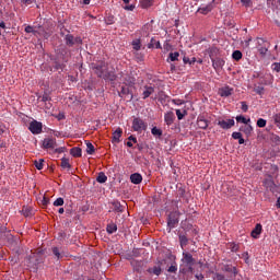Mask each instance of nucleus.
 Returning <instances> with one entry per match:
<instances>
[{"mask_svg":"<svg viewBox=\"0 0 280 280\" xmlns=\"http://www.w3.org/2000/svg\"><path fill=\"white\" fill-rule=\"evenodd\" d=\"M273 121L278 128H280V114L273 115Z\"/></svg>","mask_w":280,"mask_h":280,"instance_id":"43","label":"nucleus"},{"mask_svg":"<svg viewBox=\"0 0 280 280\" xmlns=\"http://www.w3.org/2000/svg\"><path fill=\"white\" fill-rule=\"evenodd\" d=\"M96 180L97 183H106V180H108V177L106 176V174L100 173Z\"/></svg>","mask_w":280,"mask_h":280,"instance_id":"32","label":"nucleus"},{"mask_svg":"<svg viewBox=\"0 0 280 280\" xmlns=\"http://www.w3.org/2000/svg\"><path fill=\"white\" fill-rule=\"evenodd\" d=\"M61 167L63 170H71V163L69 162V158L61 159Z\"/></svg>","mask_w":280,"mask_h":280,"instance_id":"25","label":"nucleus"},{"mask_svg":"<svg viewBox=\"0 0 280 280\" xmlns=\"http://www.w3.org/2000/svg\"><path fill=\"white\" fill-rule=\"evenodd\" d=\"M24 32H26V34H36V31H34V27L32 26H26Z\"/></svg>","mask_w":280,"mask_h":280,"instance_id":"46","label":"nucleus"},{"mask_svg":"<svg viewBox=\"0 0 280 280\" xmlns=\"http://www.w3.org/2000/svg\"><path fill=\"white\" fill-rule=\"evenodd\" d=\"M113 205H114L116 211H119V208L121 207V205L119 202H114Z\"/></svg>","mask_w":280,"mask_h":280,"instance_id":"57","label":"nucleus"},{"mask_svg":"<svg viewBox=\"0 0 280 280\" xmlns=\"http://www.w3.org/2000/svg\"><path fill=\"white\" fill-rule=\"evenodd\" d=\"M105 23L106 25H113L115 23V16L108 15L107 18H105Z\"/></svg>","mask_w":280,"mask_h":280,"instance_id":"41","label":"nucleus"},{"mask_svg":"<svg viewBox=\"0 0 280 280\" xmlns=\"http://www.w3.org/2000/svg\"><path fill=\"white\" fill-rule=\"evenodd\" d=\"M219 268H220L221 272H228L229 275H232L233 279H235V277H237V275H240V269H237V267H235L233 265L220 262Z\"/></svg>","mask_w":280,"mask_h":280,"instance_id":"2","label":"nucleus"},{"mask_svg":"<svg viewBox=\"0 0 280 280\" xmlns=\"http://www.w3.org/2000/svg\"><path fill=\"white\" fill-rule=\"evenodd\" d=\"M233 93H235V90L230 85H224L218 90V95H220V97H231Z\"/></svg>","mask_w":280,"mask_h":280,"instance_id":"6","label":"nucleus"},{"mask_svg":"<svg viewBox=\"0 0 280 280\" xmlns=\"http://www.w3.org/2000/svg\"><path fill=\"white\" fill-rule=\"evenodd\" d=\"M66 45L73 47V45H75V37L71 34L66 35Z\"/></svg>","mask_w":280,"mask_h":280,"instance_id":"22","label":"nucleus"},{"mask_svg":"<svg viewBox=\"0 0 280 280\" xmlns=\"http://www.w3.org/2000/svg\"><path fill=\"white\" fill-rule=\"evenodd\" d=\"M120 95H130V89L122 86L120 90Z\"/></svg>","mask_w":280,"mask_h":280,"instance_id":"45","label":"nucleus"},{"mask_svg":"<svg viewBox=\"0 0 280 280\" xmlns=\"http://www.w3.org/2000/svg\"><path fill=\"white\" fill-rule=\"evenodd\" d=\"M70 154L74 159H80V156H82V149L80 147H74L70 150Z\"/></svg>","mask_w":280,"mask_h":280,"instance_id":"18","label":"nucleus"},{"mask_svg":"<svg viewBox=\"0 0 280 280\" xmlns=\"http://www.w3.org/2000/svg\"><path fill=\"white\" fill-rule=\"evenodd\" d=\"M130 180L133 185H141L143 176H141L139 173H133L130 175Z\"/></svg>","mask_w":280,"mask_h":280,"instance_id":"15","label":"nucleus"},{"mask_svg":"<svg viewBox=\"0 0 280 280\" xmlns=\"http://www.w3.org/2000/svg\"><path fill=\"white\" fill-rule=\"evenodd\" d=\"M66 148L65 147H60V148H55L54 151L56 154H62L65 152Z\"/></svg>","mask_w":280,"mask_h":280,"instance_id":"49","label":"nucleus"},{"mask_svg":"<svg viewBox=\"0 0 280 280\" xmlns=\"http://www.w3.org/2000/svg\"><path fill=\"white\" fill-rule=\"evenodd\" d=\"M184 65H196V57H192L189 59V57H184L183 58Z\"/></svg>","mask_w":280,"mask_h":280,"instance_id":"34","label":"nucleus"},{"mask_svg":"<svg viewBox=\"0 0 280 280\" xmlns=\"http://www.w3.org/2000/svg\"><path fill=\"white\" fill-rule=\"evenodd\" d=\"M242 132H244V135H246L247 137H250V135H253V126L250 125H245L244 127H242Z\"/></svg>","mask_w":280,"mask_h":280,"instance_id":"24","label":"nucleus"},{"mask_svg":"<svg viewBox=\"0 0 280 280\" xmlns=\"http://www.w3.org/2000/svg\"><path fill=\"white\" fill-rule=\"evenodd\" d=\"M226 65V61L222 58L212 59V67L215 71L222 69Z\"/></svg>","mask_w":280,"mask_h":280,"instance_id":"12","label":"nucleus"},{"mask_svg":"<svg viewBox=\"0 0 280 280\" xmlns=\"http://www.w3.org/2000/svg\"><path fill=\"white\" fill-rule=\"evenodd\" d=\"M213 280H231V279H226V276H224L220 272H217V273H214ZM232 280H235V279H232Z\"/></svg>","mask_w":280,"mask_h":280,"instance_id":"36","label":"nucleus"},{"mask_svg":"<svg viewBox=\"0 0 280 280\" xmlns=\"http://www.w3.org/2000/svg\"><path fill=\"white\" fill-rule=\"evenodd\" d=\"M121 135H124V130L118 127L114 132H113V137H112V141L113 143H119L120 139H121Z\"/></svg>","mask_w":280,"mask_h":280,"instance_id":"13","label":"nucleus"},{"mask_svg":"<svg viewBox=\"0 0 280 280\" xmlns=\"http://www.w3.org/2000/svg\"><path fill=\"white\" fill-rule=\"evenodd\" d=\"M243 255L246 257L245 261L248 262V252L244 253Z\"/></svg>","mask_w":280,"mask_h":280,"instance_id":"63","label":"nucleus"},{"mask_svg":"<svg viewBox=\"0 0 280 280\" xmlns=\"http://www.w3.org/2000/svg\"><path fill=\"white\" fill-rule=\"evenodd\" d=\"M272 70L276 71L277 73H280V62H275L271 66Z\"/></svg>","mask_w":280,"mask_h":280,"instance_id":"44","label":"nucleus"},{"mask_svg":"<svg viewBox=\"0 0 280 280\" xmlns=\"http://www.w3.org/2000/svg\"><path fill=\"white\" fill-rule=\"evenodd\" d=\"M197 126L201 130H207L209 128V120H207L205 116H199L197 118Z\"/></svg>","mask_w":280,"mask_h":280,"instance_id":"10","label":"nucleus"},{"mask_svg":"<svg viewBox=\"0 0 280 280\" xmlns=\"http://www.w3.org/2000/svg\"><path fill=\"white\" fill-rule=\"evenodd\" d=\"M52 253L55 255V257H57V259H60V249H58V247H54L52 248Z\"/></svg>","mask_w":280,"mask_h":280,"instance_id":"47","label":"nucleus"},{"mask_svg":"<svg viewBox=\"0 0 280 280\" xmlns=\"http://www.w3.org/2000/svg\"><path fill=\"white\" fill-rule=\"evenodd\" d=\"M241 108L243 113H248V105L246 104V102H241Z\"/></svg>","mask_w":280,"mask_h":280,"instance_id":"48","label":"nucleus"},{"mask_svg":"<svg viewBox=\"0 0 280 280\" xmlns=\"http://www.w3.org/2000/svg\"><path fill=\"white\" fill-rule=\"evenodd\" d=\"M228 248L231 250V253H238L240 252V243L230 242V243H228Z\"/></svg>","mask_w":280,"mask_h":280,"instance_id":"19","label":"nucleus"},{"mask_svg":"<svg viewBox=\"0 0 280 280\" xmlns=\"http://www.w3.org/2000/svg\"><path fill=\"white\" fill-rule=\"evenodd\" d=\"M277 208L280 209V197L277 199Z\"/></svg>","mask_w":280,"mask_h":280,"instance_id":"64","label":"nucleus"},{"mask_svg":"<svg viewBox=\"0 0 280 280\" xmlns=\"http://www.w3.org/2000/svg\"><path fill=\"white\" fill-rule=\"evenodd\" d=\"M151 135H153V137H159V138H161V137H163V130H161V129L158 128V127H153V128L151 129Z\"/></svg>","mask_w":280,"mask_h":280,"instance_id":"26","label":"nucleus"},{"mask_svg":"<svg viewBox=\"0 0 280 280\" xmlns=\"http://www.w3.org/2000/svg\"><path fill=\"white\" fill-rule=\"evenodd\" d=\"M45 160H38L34 162L36 170H43Z\"/></svg>","mask_w":280,"mask_h":280,"instance_id":"39","label":"nucleus"},{"mask_svg":"<svg viewBox=\"0 0 280 280\" xmlns=\"http://www.w3.org/2000/svg\"><path fill=\"white\" fill-rule=\"evenodd\" d=\"M124 2V10H127V12H132L136 8L135 4H130V0H122Z\"/></svg>","mask_w":280,"mask_h":280,"instance_id":"23","label":"nucleus"},{"mask_svg":"<svg viewBox=\"0 0 280 280\" xmlns=\"http://www.w3.org/2000/svg\"><path fill=\"white\" fill-rule=\"evenodd\" d=\"M139 5L142 10H148L154 5V0H140Z\"/></svg>","mask_w":280,"mask_h":280,"instance_id":"16","label":"nucleus"},{"mask_svg":"<svg viewBox=\"0 0 280 280\" xmlns=\"http://www.w3.org/2000/svg\"><path fill=\"white\" fill-rule=\"evenodd\" d=\"M152 47H155V49H162L161 42L155 40L154 37L151 38V43L148 45L149 49H152Z\"/></svg>","mask_w":280,"mask_h":280,"instance_id":"21","label":"nucleus"},{"mask_svg":"<svg viewBox=\"0 0 280 280\" xmlns=\"http://www.w3.org/2000/svg\"><path fill=\"white\" fill-rule=\"evenodd\" d=\"M176 224H178V217H176V214H174V213H171L168 215L167 226L170 229H175Z\"/></svg>","mask_w":280,"mask_h":280,"instance_id":"14","label":"nucleus"},{"mask_svg":"<svg viewBox=\"0 0 280 280\" xmlns=\"http://www.w3.org/2000/svg\"><path fill=\"white\" fill-rule=\"evenodd\" d=\"M132 145H133L132 141L129 140V141L127 142V147H128V148H132Z\"/></svg>","mask_w":280,"mask_h":280,"instance_id":"62","label":"nucleus"},{"mask_svg":"<svg viewBox=\"0 0 280 280\" xmlns=\"http://www.w3.org/2000/svg\"><path fill=\"white\" fill-rule=\"evenodd\" d=\"M22 3H25L26 5L32 4V0H22Z\"/></svg>","mask_w":280,"mask_h":280,"instance_id":"59","label":"nucleus"},{"mask_svg":"<svg viewBox=\"0 0 280 280\" xmlns=\"http://www.w3.org/2000/svg\"><path fill=\"white\" fill-rule=\"evenodd\" d=\"M182 261L183 265L180 266L179 272L182 275H187V272L194 273V265L196 264L194 256L190 253H183Z\"/></svg>","mask_w":280,"mask_h":280,"instance_id":"1","label":"nucleus"},{"mask_svg":"<svg viewBox=\"0 0 280 280\" xmlns=\"http://www.w3.org/2000/svg\"><path fill=\"white\" fill-rule=\"evenodd\" d=\"M62 205H65V199L62 197H59L54 201V207H62Z\"/></svg>","mask_w":280,"mask_h":280,"instance_id":"37","label":"nucleus"},{"mask_svg":"<svg viewBox=\"0 0 280 280\" xmlns=\"http://www.w3.org/2000/svg\"><path fill=\"white\" fill-rule=\"evenodd\" d=\"M197 12H199V14H209V12H211V8L209 5L206 7H200Z\"/></svg>","mask_w":280,"mask_h":280,"instance_id":"27","label":"nucleus"},{"mask_svg":"<svg viewBox=\"0 0 280 280\" xmlns=\"http://www.w3.org/2000/svg\"><path fill=\"white\" fill-rule=\"evenodd\" d=\"M148 125L145 124V121H143V119L141 118H135L132 121V130L135 132H143V130H147Z\"/></svg>","mask_w":280,"mask_h":280,"instance_id":"4","label":"nucleus"},{"mask_svg":"<svg viewBox=\"0 0 280 280\" xmlns=\"http://www.w3.org/2000/svg\"><path fill=\"white\" fill-rule=\"evenodd\" d=\"M176 116H177V119H183V117H185V114H183V112H180V109H176Z\"/></svg>","mask_w":280,"mask_h":280,"instance_id":"52","label":"nucleus"},{"mask_svg":"<svg viewBox=\"0 0 280 280\" xmlns=\"http://www.w3.org/2000/svg\"><path fill=\"white\" fill-rule=\"evenodd\" d=\"M176 270H178V267H176V265H172V266L168 268V272H176Z\"/></svg>","mask_w":280,"mask_h":280,"instance_id":"53","label":"nucleus"},{"mask_svg":"<svg viewBox=\"0 0 280 280\" xmlns=\"http://www.w3.org/2000/svg\"><path fill=\"white\" fill-rule=\"evenodd\" d=\"M241 137H242V132H237V131H234L233 133H232V139H241Z\"/></svg>","mask_w":280,"mask_h":280,"instance_id":"51","label":"nucleus"},{"mask_svg":"<svg viewBox=\"0 0 280 280\" xmlns=\"http://www.w3.org/2000/svg\"><path fill=\"white\" fill-rule=\"evenodd\" d=\"M86 152H88V154H94L95 153V147L93 145V143H91V142L86 143Z\"/></svg>","mask_w":280,"mask_h":280,"instance_id":"33","label":"nucleus"},{"mask_svg":"<svg viewBox=\"0 0 280 280\" xmlns=\"http://www.w3.org/2000/svg\"><path fill=\"white\" fill-rule=\"evenodd\" d=\"M82 45V37H75L74 38V45Z\"/></svg>","mask_w":280,"mask_h":280,"instance_id":"55","label":"nucleus"},{"mask_svg":"<svg viewBox=\"0 0 280 280\" xmlns=\"http://www.w3.org/2000/svg\"><path fill=\"white\" fill-rule=\"evenodd\" d=\"M0 28H1V30H5V22H1V23H0Z\"/></svg>","mask_w":280,"mask_h":280,"instance_id":"61","label":"nucleus"},{"mask_svg":"<svg viewBox=\"0 0 280 280\" xmlns=\"http://www.w3.org/2000/svg\"><path fill=\"white\" fill-rule=\"evenodd\" d=\"M262 231H264V226L261 225V223H257L255 225V229L250 232V236L254 240H259V236L261 235Z\"/></svg>","mask_w":280,"mask_h":280,"instance_id":"9","label":"nucleus"},{"mask_svg":"<svg viewBox=\"0 0 280 280\" xmlns=\"http://www.w3.org/2000/svg\"><path fill=\"white\" fill-rule=\"evenodd\" d=\"M218 126L222 128V130H231L233 126H235V120L233 118L226 119V120H219Z\"/></svg>","mask_w":280,"mask_h":280,"instance_id":"7","label":"nucleus"},{"mask_svg":"<svg viewBox=\"0 0 280 280\" xmlns=\"http://www.w3.org/2000/svg\"><path fill=\"white\" fill-rule=\"evenodd\" d=\"M179 57H180V52L178 51L170 52L168 55L171 62H176V60H178Z\"/></svg>","mask_w":280,"mask_h":280,"instance_id":"29","label":"nucleus"},{"mask_svg":"<svg viewBox=\"0 0 280 280\" xmlns=\"http://www.w3.org/2000/svg\"><path fill=\"white\" fill-rule=\"evenodd\" d=\"M241 3L245 8H250L253 5V0H241Z\"/></svg>","mask_w":280,"mask_h":280,"instance_id":"42","label":"nucleus"},{"mask_svg":"<svg viewBox=\"0 0 280 280\" xmlns=\"http://www.w3.org/2000/svg\"><path fill=\"white\" fill-rule=\"evenodd\" d=\"M42 205L43 207H47V205H49V198L47 196L43 197Z\"/></svg>","mask_w":280,"mask_h":280,"instance_id":"50","label":"nucleus"},{"mask_svg":"<svg viewBox=\"0 0 280 280\" xmlns=\"http://www.w3.org/2000/svg\"><path fill=\"white\" fill-rule=\"evenodd\" d=\"M188 242H189V240H187V236H185V235L179 236V243H180L182 248H183V246H187Z\"/></svg>","mask_w":280,"mask_h":280,"instance_id":"38","label":"nucleus"},{"mask_svg":"<svg viewBox=\"0 0 280 280\" xmlns=\"http://www.w3.org/2000/svg\"><path fill=\"white\" fill-rule=\"evenodd\" d=\"M28 130L32 135H40L43 132V122L33 120L28 125Z\"/></svg>","mask_w":280,"mask_h":280,"instance_id":"5","label":"nucleus"},{"mask_svg":"<svg viewBox=\"0 0 280 280\" xmlns=\"http://www.w3.org/2000/svg\"><path fill=\"white\" fill-rule=\"evenodd\" d=\"M49 100H51V98H50L49 95H47V94H44V95L42 96V102H49Z\"/></svg>","mask_w":280,"mask_h":280,"instance_id":"54","label":"nucleus"},{"mask_svg":"<svg viewBox=\"0 0 280 280\" xmlns=\"http://www.w3.org/2000/svg\"><path fill=\"white\" fill-rule=\"evenodd\" d=\"M242 51L240 50H234L233 54H232V58L233 60H236V62H240V60H242Z\"/></svg>","mask_w":280,"mask_h":280,"instance_id":"28","label":"nucleus"},{"mask_svg":"<svg viewBox=\"0 0 280 280\" xmlns=\"http://www.w3.org/2000/svg\"><path fill=\"white\" fill-rule=\"evenodd\" d=\"M132 47H133L135 51H139L141 49V39L133 40Z\"/></svg>","mask_w":280,"mask_h":280,"instance_id":"31","label":"nucleus"},{"mask_svg":"<svg viewBox=\"0 0 280 280\" xmlns=\"http://www.w3.org/2000/svg\"><path fill=\"white\" fill-rule=\"evenodd\" d=\"M58 147V142L56 141V138H45L42 142L43 150H56Z\"/></svg>","mask_w":280,"mask_h":280,"instance_id":"3","label":"nucleus"},{"mask_svg":"<svg viewBox=\"0 0 280 280\" xmlns=\"http://www.w3.org/2000/svg\"><path fill=\"white\" fill-rule=\"evenodd\" d=\"M104 67H106V63L102 61L101 65L95 66L93 69L98 78L107 80L108 77L104 74Z\"/></svg>","mask_w":280,"mask_h":280,"instance_id":"8","label":"nucleus"},{"mask_svg":"<svg viewBox=\"0 0 280 280\" xmlns=\"http://www.w3.org/2000/svg\"><path fill=\"white\" fill-rule=\"evenodd\" d=\"M115 232H117V224H115V223L108 224L107 225V233L113 234Z\"/></svg>","mask_w":280,"mask_h":280,"instance_id":"35","label":"nucleus"},{"mask_svg":"<svg viewBox=\"0 0 280 280\" xmlns=\"http://www.w3.org/2000/svg\"><path fill=\"white\" fill-rule=\"evenodd\" d=\"M266 124H267L266 119L259 118V119L257 120V122H256V126H257L258 128H266Z\"/></svg>","mask_w":280,"mask_h":280,"instance_id":"40","label":"nucleus"},{"mask_svg":"<svg viewBox=\"0 0 280 280\" xmlns=\"http://www.w3.org/2000/svg\"><path fill=\"white\" fill-rule=\"evenodd\" d=\"M236 121H238L241 124L248 125V124H250V118L246 119V117H244V116H236Z\"/></svg>","mask_w":280,"mask_h":280,"instance_id":"30","label":"nucleus"},{"mask_svg":"<svg viewBox=\"0 0 280 280\" xmlns=\"http://www.w3.org/2000/svg\"><path fill=\"white\" fill-rule=\"evenodd\" d=\"M176 120V115H174V112H167L164 114V121L166 126H172L174 121Z\"/></svg>","mask_w":280,"mask_h":280,"instance_id":"11","label":"nucleus"},{"mask_svg":"<svg viewBox=\"0 0 280 280\" xmlns=\"http://www.w3.org/2000/svg\"><path fill=\"white\" fill-rule=\"evenodd\" d=\"M147 271L149 272V275H155L156 277H159L162 272L161 262H159L158 266L149 268Z\"/></svg>","mask_w":280,"mask_h":280,"instance_id":"17","label":"nucleus"},{"mask_svg":"<svg viewBox=\"0 0 280 280\" xmlns=\"http://www.w3.org/2000/svg\"><path fill=\"white\" fill-rule=\"evenodd\" d=\"M128 139H129V141H132V143H137V138L136 137L130 136Z\"/></svg>","mask_w":280,"mask_h":280,"instance_id":"58","label":"nucleus"},{"mask_svg":"<svg viewBox=\"0 0 280 280\" xmlns=\"http://www.w3.org/2000/svg\"><path fill=\"white\" fill-rule=\"evenodd\" d=\"M145 90L143 91L142 95H143V100H148V97H150V95H152V93H154V88L152 86H145Z\"/></svg>","mask_w":280,"mask_h":280,"instance_id":"20","label":"nucleus"},{"mask_svg":"<svg viewBox=\"0 0 280 280\" xmlns=\"http://www.w3.org/2000/svg\"><path fill=\"white\" fill-rule=\"evenodd\" d=\"M244 142H245V140H244V138L241 136L240 139H238L240 145H243Z\"/></svg>","mask_w":280,"mask_h":280,"instance_id":"60","label":"nucleus"},{"mask_svg":"<svg viewBox=\"0 0 280 280\" xmlns=\"http://www.w3.org/2000/svg\"><path fill=\"white\" fill-rule=\"evenodd\" d=\"M142 30H150V32H152V25L150 24H145Z\"/></svg>","mask_w":280,"mask_h":280,"instance_id":"56","label":"nucleus"}]
</instances>
